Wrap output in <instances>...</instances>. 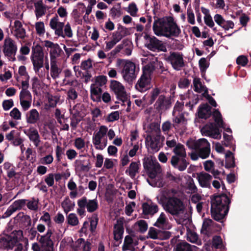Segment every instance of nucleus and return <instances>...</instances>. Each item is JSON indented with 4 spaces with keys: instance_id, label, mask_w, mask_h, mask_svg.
<instances>
[{
    "instance_id": "f257e3e1",
    "label": "nucleus",
    "mask_w": 251,
    "mask_h": 251,
    "mask_svg": "<svg viewBox=\"0 0 251 251\" xmlns=\"http://www.w3.org/2000/svg\"><path fill=\"white\" fill-rule=\"evenodd\" d=\"M143 167L149 179L147 181L153 187H162L164 185L162 170L160 165L155 157L150 155L143 159Z\"/></svg>"
},
{
    "instance_id": "f03ea898",
    "label": "nucleus",
    "mask_w": 251,
    "mask_h": 251,
    "mask_svg": "<svg viewBox=\"0 0 251 251\" xmlns=\"http://www.w3.org/2000/svg\"><path fill=\"white\" fill-rule=\"evenodd\" d=\"M174 189H166L162 191L161 203L165 210L172 215L179 216L183 214L185 206L182 201L176 196Z\"/></svg>"
},
{
    "instance_id": "7ed1b4c3",
    "label": "nucleus",
    "mask_w": 251,
    "mask_h": 251,
    "mask_svg": "<svg viewBox=\"0 0 251 251\" xmlns=\"http://www.w3.org/2000/svg\"><path fill=\"white\" fill-rule=\"evenodd\" d=\"M152 28L155 35L168 38L177 37L181 32L179 27L172 17H164L155 20Z\"/></svg>"
},
{
    "instance_id": "20e7f679",
    "label": "nucleus",
    "mask_w": 251,
    "mask_h": 251,
    "mask_svg": "<svg viewBox=\"0 0 251 251\" xmlns=\"http://www.w3.org/2000/svg\"><path fill=\"white\" fill-rule=\"evenodd\" d=\"M186 145L189 148L195 150L190 154L193 160H197L199 158L205 159L210 154V144L206 139L201 138L198 140L189 139L187 141Z\"/></svg>"
},
{
    "instance_id": "39448f33",
    "label": "nucleus",
    "mask_w": 251,
    "mask_h": 251,
    "mask_svg": "<svg viewBox=\"0 0 251 251\" xmlns=\"http://www.w3.org/2000/svg\"><path fill=\"white\" fill-rule=\"evenodd\" d=\"M230 201L226 195L215 196L211 201V212L216 221L222 220L228 213Z\"/></svg>"
},
{
    "instance_id": "423d86ee",
    "label": "nucleus",
    "mask_w": 251,
    "mask_h": 251,
    "mask_svg": "<svg viewBox=\"0 0 251 251\" xmlns=\"http://www.w3.org/2000/svg\"><path fill=\"white\" fill-rule=\"evenodd\" d=\"M107 132L108 127L105 126H101L99 130L94 133L92 136V143L96 150L102 151L107 146Z\"/></svg>"
},
{
    "instance_id": "0eeeda50",
    "label": "nucleus",
    "mask_w": 251,
    "mask_h": 251,
    "mask_svg": "<svg viewBox=\"0 0 251 251\" xmlns=\"http://www.w3.org/2000/svg\"><path fill=\"white\" fill-rule=\"evenodd\" d=\"M121 73L125 81L129 84L132 83L136 79L138 73L135 64L129 60L126 61Z\"/></svg>"
},
{
    "instance_id": "6e6552de",
    "label": "nucleus",
    "mask_w": 251,
    "mask_h": 251,
    "mask_svg": "<svg viewBox=\"0 0 251 251\" xmlns=\"http://www.w3.org/2000/svg\"><path fill=\"white\" fill-rule=\"evenodd\" d=\"M165 59L176 71L180 70L184 66L183 55L180 52H170L169 55H165Z\"/></svg>"
},
{
    "instance_id": "1a4fd4ad",
    "label": "nucleus",
    "mask_w": 251,
    "mask_h": 251,
    "mask_svg": "<svg viewBox=\"0 0 251 251\" xmlns=\"http://www.w3.org/2000/svg\"><path fill=\"white\" fill-rule=\"evenodd\" d=\"M188 119L185 116V113L173 116V126L176 131L180 135L183 134L187 129Z\"/></svg>"
},
{
    "instance_id": "9d476101",
    "label": "nucleus",
    "mask_w": 251,
    "mask_h": 251,
    "mask_svg": "<svg viewBox=\"0 0 251 251\" xmlns=\"http://www.w3.org/2000/svg\"><path fill=\"white\" fill-rule=\"evenodd\" d=\"M17 46L15 41L9 36H6L4 40L2 52L5 56H14L17 51Z\"/></svg>"
},
{
    "instance_id": "9b49d317",
    "label": "nucleus",
    "mask_w": 251,
    "mask_h": 251,
    "mask_svg": "<svg viewBox=\"0 0 251 251\" xmlns=\"http://www.w3.org/2000/svg\"><path fill=\"white\" fill-rule=\"evenodd\" d=\"M109 87L118 99L121 100H125L126 93L125 88L122 83L116 80H111L110 81Z\"/></svg>"
},
{
    "instance_id": "f8f14e48",
    "label": "nucleus",
    "mask_w": 251,
    "mask_h": 251,
    "mask_svg": "<svg viewBox=\"0 0 251 251\" xmlns=\"http://www.w3.org/2000/svg\"><path fill=\"white\" fill-rule=\"evenodd\" d=\"M145 142L147 148L152 152L158 151L162 146L161 136H147Z\"/></svg>"
},
{
    "instance_id": "ddd939ff",
    "label": "nucleus",
    "mask_w": 251,
    "mask_h": 251,
    "mask_svg": "<svg viewBox=\"0 0 251 251\" xmlns=\"http://www.w3.org/2000/svg\"><path fill=\"white\" fill-rule=\"evenodd\" d=\"M146 46L149 50L153 51H167V48L164 43L155 37H150Z\"/></svg>"
},
{
    "instance_id": "4468645a",
    "label": "nucleus",
    "mask_w": 251,
    "mask_h": 251,
    "mask_svg": "<svg viewBox=\"0 0 251 251\" xmlns=\"http://www.w3.org/2000/svg\"><path fill=\"white\" fill-rule=\"evenodd\" d=\"M44 53L41 46L33 44L32 50L31 60L33 64L43 65Z\"/></svg>"
},
{
    "instance_id": "2eb2a0df",
    "label": "nucleus",
    "mask_w": 251,
    "mask_h": 251,
    "mask_svg": "<svg viewBox=\"0 0 251 251\" xmlns=\"http://www.w3.org/2000/svg\"><path fill=\"white\" fill-rule=\"evenodd\" d=\"M74 166L75 171L80 173L87 172L91 168L90 160L83 155L75 160Z\"/></svg>"
},
{
    "instance_id": "dca6fc26",
    "label": "nucleus",
    "mask_w": 251,
    "mask_h": 251,
    "mask_svg": "<svg viewBox=\"0 0 251 251\" xmlns=\"http://www.w3.org/2000/svg\"><path fill=\"white\" fill-rule=\"evenodd\" d=\"M201 131L202 134L205 136L216 139H220L221 138V134L219 128L212 123L205 125L202 128Z\"/></svg>"
},
{
    "instance_id": "f3484780",
    "label": "nucleus",
    "mask_w": 251,
    "mask_h": 251,
    "mask_svg": "<svg viewBox=\"0 0 251 251\" xmlns=\"http://www.w3.org/2000/svg\"><path fill=\"white\" fill-rule=\"evenodd\" d=\"M20 103L23 111H26L31 107L32 96L29 91L21 90L19 95Z\"/></svg>"
},
{
    "instance_id": "a211bd4d",
    "label": "nucleus",
    "mask_w": 251,
    "mask_h": 251,
    "mask_svg": "<svg viewBox=\"0 0 251 251\" xmlns=\"http://www.w3.org/2000/svg\"><path fill=\"white\" fill-rule=\"evenodd\" d=\"M171 106L170 100L164 95L159 96L154 104V108L160 113L169 109Z\"/></svg>"
},
{
    "instance_id": "6ab92c4d",
    "label": "nucleus",
    "mask_w": 251,
    "mask_h": 251,
    "mask_svg": "<svg viewBox=\"0 0 251 251\" xmlns=\"http://www.w3.org/2000/svg\"><path fill=\"white\" fill-rule=\"evenodd\" d=\"M11 33L17 39L24 40L26 37V31L24 28L22 23L19 20H16L11 28Z\"/></svg>"
},
{
    "instance_id": "aec40b11",
    "label": "nucleus",
    "mask_w": 251,
    "mask_h": 251,
    "mask_svg": "<svg viewBox=\"0 0 251 251\" xmlns=\"http://www.w3.org/2000/svg\"><path fill=\"white\" fill-rule=\"evenodd\" d=\"M65 21H60L57 16H53L50 21L49 25L50 27L54 30V33L58 36H64L63 28Z\"/></svg>"
},
{
    "instance_id": "412c9836",
    "label": "nucleus",
    "mask_w": 251,
    "mask_h": 251,
    "mask_svg": "<svg viewBox=\"0 0 251 251\" xmlns=\"http://www.w3.org/2000/svg\"><path fill=\"white\" fill-rule=\"evenodd\" d=\"M151 61L150 63L144 67L143 69V75L151 76V74L154 70L155 68L159 66L161 68L163 66L162 62L158 61L157 58L153 56H149L148 58Z\"/></svg>"
},
{
    "instance_id": "4be33fe9",
    "label": "nucleus",
    "mask_w": 251,
    "mask_h": 251,
    "mask_svg": "<svg viewBox=\"0 0 251 251\" xmlns=\"http://www.w3.org/2000/svg\"><path fill=\"white\" fill-rule=\"evenodd\" d=\"M23 131L36 147L39 146L41 142L40 136L37 129L30 126L28 128L24 129Z\"/></svg>"
},
{
    "instance_id": "5701e85b",
    "label": "nucleus",
    "mask_w": 251,
    "mask_h": 251,
    "mask_svg": "<svg viewBox=\"0 0 251 251\" xmlns=\"http://www.w3.org/2000/svg\"><path fill=\"white\" fill-rule=\"evenodd\" d=\"M85 5L82 2H79L74 7L72 15L75 22L78 25L82 24V20L81 19L82 14L84 13L85 10Z\"/></svg>"
},
{
    "instance_id": "b1692460",
    "label": "nucleus",
    "mask_w": 251,
    "mask_h": 251,
    "mask_svg": "<svg viewBox=\"0 0 251 251\" xmlns=\"http://www.w3.org/2000/svg\"><path fill=\"white\" fill-rule=\"evenodd\" d=\"M214 20L215 23L225 30L227 31L230 29H233L234 27V23L231 20H226L224 17L219 14H216L214 16Z\"/></svg>"
},
{
    "instance_id": "393cba45",
    "label": "nucleus",
    "mask_w": 251,
    "mask_h": 251,
    "mask_svg": "<svg viewBox=\"0 0 251 251\" xmlns=\"http://www.w3.org/2000/svg\"><path fill=\"white\" fill-rule=\"evenodd\" d=\"M151 87V76L143 75L135 85L136 89L141 92H145Z\"/></svg>"
},
{
    "instance_id": "a878e982",
    "label": "nucleus",
    "mask_w": 251,
    "mask_h": 251,
    "mask_svg": "<svg viewBox=\"0 0 251 251\" xmlns=\"http://www.w3.org/2000/svg\"><path fill=\"white\" fill-rule=\"evenodd\" d=\"M138 244V241L137 239L133 238L130 235H126L125 237L123 245L122 246L123 251H134L135 247Z\"/></svg>"
},
{
    "instance_id": "bb28decb",
    "label": "nucleus",
    "mask_w": 251,
    "mask_h": 251,
    "mask_svg": "<svg viewBox=\"0 0 251 251\" xmlns=\"http://www.w3.org/2000/svg\"><path fill=\"white\" fill-rule=\"evenodd\" d=\"M171 162L174 168L180 171H184L188 165L185 158H179L177 156H172Z\"/></svg>"
},
{
    "instance_id": "cd10ccee",
    "label": "nucleus",
    "mask_w": 251,
    "mask_h": 251,
    "mask_svg": "<svg viewBox=\"0 0 251 251\" xmlns=\"http://www.w3.org/2000/svg\"><path fill=\"white\" fill-rule=\"evenodd\" d=\"M26 202V200L22 199L15 201L7 209L4 214L6 217H9L18 210L21 209L24 206Z\"/></svg>"
},
{
    "instance_id": "c85d7f7f",
    "label": "nucleus",
    "mask_w": 251,
    "mask_h": 251,
    "mask_svg": "<svg viewBox=\"0 0 251 251\" xmlns=\"http://www.w3.org/2000/svg\"><path fill=\"white\" fill-rule=\"evenodd\" d=\"M124 231V219L121 218L117 220V224L114 226L113 231L114 239L117 241L121 240L123 236Z\"/></svg>"
},
{
    "instance_id": "c756f323",
    "label": "nucleus",
    "mask_w": 251,
    "mask_h": 251,
    "mask_svg": "<svg viewBox=\"0 0 251 251\" xmlns=\"http://www.w3.org/2000/svg\"><path fill=\"white\" fill-rule=\"evenodd\" d=\"M197 179L199 184L202 187H209L210 186V182L212 176L205 172H201L197 174Z\"/></svg>"
},
{
    "instance_id": "7c9ffc66",
    "label": "nucleus",
    "mask_w": 251,
    "mask_h": 251,
    "mask_svg": "<svg viewBox=\"0 0 251 251\" xmlns=\"http://www.w3.org/2000/svg\"><path fill=\"white\" fill-rule=\"evenodd\" d=\"M142 209L144 215L152 216L158 211L159 208L156 204L147 202L143 203Z\"/></svg>"
},
{
    "instance_id": "2f4dec72",
    "label": "nucleus",
    "mask_w": 251,
    "mask_h": 251,
    "mask_svg": "<svg viewBox=\"0 0 251 251\" xmlns=\"http://www.w3.org/2000/svg\"><path fill=\"white\" fill-rule=\"evenodd\" d=\"M34 13L37 20L45 15L47 8L42 0H38L34 3Z\"/></svg>"
},
{
    "instance_id": "473e14b6",
    "label": "nucleus",
    "mask_w": 251,
    "mask_h": 251,
    "mask_svg": "<svg viewBox=\"0 0 251 251\" xmlns=\"http://www.w3.org/2000/svg\"><path fill=\"white\" fill-rule=\"evenodd\" d=\"M147 136H161L160 125L155 122L151 123L147 126Z\"/></svg>"
},
{
    "instance_id": "72a5a7b5",
    "label": "nucleus",
    "mask_w": 251,
    "mask_h": 251,
    "mask_svg": "<svg viewBox=\"0 0 251 251\" xmlns=\"http://www.w3.org/2000/svg\"><path fill=\"white\" fill-rule=\"evenodd\" d=\"M62 69L58 67L56 59L52 58L50 60V75L53 79L59 77Z\"/></svg>"
},
{
    "instance_id": "f704fd0d",
    "label": "nucleus",
    "mask_w": 251,
    "mask_h": 251,
    "mask_svg": "<svg viewBox=\"0 0 251 251\" xmlns=\"http://www.w3.org/2000/svg\"><path fill=\"white\" fill-rule=\"evenodd\" d=\"M154 226L162 228L169 229L170 228L168 218L163 212L160 214Z\"/></svg>"
},
{
    "instance_id": "c9c22d12",
    "label": "nucleus",
    "mask_w": 251,
    "mask_h": 251,
    "mask_svg": "<svg viewBox=\"0 0 251 251\" xmlns=\"http://www.w3.org/2000/svg\"><path fill=\"white\" fill-rule=\"evenodd\" d=\"M193 85L195 92L201 93L203 96H205V95L208 93L207 88L202 84L200 78H194L193 79Z\"/></svg>"
},
{
    "instance_id": "e433bc0d",
    "label": "nucleus",
    "mask_w": 251,
    "mask_h": 251,
    "mask_svg": "<svg viewBox=\"0 0 251 251\" xmlns=\"http://www.w3.org/2000/svg\"><path fill=\"white\" fill-rule=\"evenodd\" d=\"M139 162H132L126 170V173L131 178H134L136 175L139 172Z\"/></svg>"
},
{
    "instance_id": "4c0bfd02",
    "label": "nucleus",
    "mask_w": 251,
    "mask_h": 251,
    "mask_svg": "<svg viewBox=\"0 0 251 251\" xmlns=\"http://www.w3.org/2000/svg\"><path fill=\"white\" fill-rule=\"evenodd\" d=\"M40 119V115L36 109H31L26 114V121L28 123L34 124Z\"/></svg>"
},
{
    "instance_id": "58836bf2",
    "label": "nucleus",
    "mask_w": 251,
    "mask_h": 251,
    "mask_svg": "<svg viewBox=\"0 0 251 251\" xmlns=\"http://www.w3.org/2000/svg\"><path fill=\"white\" fill-rule=\"evenodd\" d=\"M211 107L207 104L201 105L198 111L199 117L204 119L208 118L211 114Z\"/></svg>"
},
{
    "instance_id": "ea45409f",
    "label": "nucleus",
    "mask_w": 251,
    "mask_h": 251,
    "mask_svg": "<svg viewBox=\"0 0 251 251\" xmlns=\"http://www.w3.org/2000/svg\"><path fill=\"white\" fill-rule=\"evenodd\" d=\"M91 97L93 101H98L100 100V95L102 93L101 87L95 83L91 86Z\"/></svg>"
},
{
    "instance_id": "a19ab883",
    "label": "nucleus",
    "mask_w": 251,
    "mask_h": 251,
    "mask_svg": "<svg viewBox=\"0 0 251 251\" xmlns=\"http://www.w3.org/2000/svg\"><path fill=\"white\" fill-rule=\"evenodd\" d=\"M164 232L154 227H151L149 228L147 238L151 239H162Z\"/></svg>"
},
{
    "instance_id": "79ce46f5",
    "label": "nucleus",
    "mask_w": 251,
    "mask_h": 251,
    "mask_svg": "<svg viewBox=\"0 0 251 251\" xmlns=\"http://www.w3.org/2000/svg\"><path fill=\"white\" fill-rule=\"evenodd\" d=\"M173 152L175 153L174 156H177L179 158H186V152L184 146L180 143H178L173 149Z\"/></svg>"
},
{
    "instance_id": "37998d69",
    "label": "nucleus",
    "mask_w": 251,
    "mask_h": 251,
    "mask_svg": "<svg viewBox=\"0 0 251 251\" xmlns=\"http://www.w3.org/2000/svg\"><path fill=\"white\" fill-rule=\"evenodd\" d=\"M126 30L127 29L124 27H122L121 29H118L117 31L113 33L112 39L116 43H118L124 36H126Z\"/></svg>"
},
{
    "instance_id": "c03bdc74",
    "label": "nucleus",
    "mask_w": 251,
    "mask_h": 251,
    "mask_svg": "<svg viewBox=\"0 0 251 251\" xmlns=\"http://www.w3.org/2000/svg\"><path fill=\"white\" fill-rule=\"evenodd\" d=\"M10 236L18 243H19L20 242L24 240L25 241V244H28V239L26 238H24L23 231L21 230H14L11 233Z\"/></svg>"
},
{
    "instance_id": "a18cd8bd",
    "label": "nucleus",
    "mask_w": 251,
    "mask_h": 251,
    "mask_svg": "<svg viewBox=\"0 0 251 251\" xmlns=\"http://www.w3.org/2000/svg\"><path fill=\"white\" fill-rule=\"evenodd\" d=\"M148 225L146 221L141 220L137 221L134 225V228L141 233L145 232L148 229Z\"/></svg>"
},
{
    "instance_id": "49530a36",
    "label": "nucleus",
    "mask_w": 251,
    "mask_h": 251,
    "mask_svg": "<svg viewBox=\"0 0 251 251\" xmlns=\"http://www.w3.org/2000/svg\"><path fill=\"white\" fill-rule=\"evenodd\" d=\"M61 206L66 214L72 210L75 206L74 201L70 200L69 198H66L61 203Z\"/></svg>"
},
{
    "instance_id": "de8ad7c7",
    "label": "nucleus",
    "mask_w": 251,
    "mask_h": 251,
    "mask_svg": "<svg viewBox=\"0 0 251 251\" xmlns=\"http://www.w3.org/2000/svg\"><path fill=\"white\" fill-rule=\"evenodd\" d=\"M68 16V12L66 7L62 6H59L56 10V13L54 16H57V18L60 19L63 21H66Z\"/></svg>"
},
{
    "instance_id": "09e8293b",
    "label": "nucleus",
    "mask_w": 251,
    "mask_h": 251,
    "mask_svg": "<svg viewBox=\"0 0 251 251\" xmlns=\"http://www.w3.org/2000/svg\"><path fill=\"white\" fill-rule=\"evenodd\" d=\"M226 165L227 168H233L235 166V161L233 154L230 151H227L225 154Z\"/></svg>"
},
{
    "instance_id": "8fccbe9b",
    "label": "nucleus",
    "mask_w": 251,
    "mask_h": 251,
    "mask_svg": "<svg viewBox=\"0 0 251 251\" xmlns=\"http://www.w3.org/2000/svg\"><path fill=\"white\" fill-rule=\"evenodd\" d=\"M0 241L3 242L5 249L10 250L12 249L18 244L10 235L6 238L1 239Z\"/></svg>"
},
{
    "instance_id": "3c124183",
    "label": "nucleus",
    "mask_w": 251,
    "mask_h": 251,
    "mask_svg": "<svg viewBox=\"0 0 251 251\" xmlns=\"http://www.w3.org/2000/svg\"><path fill=\"white\" fill-rule=\"evenodd\" d=\"M161 91L158 88L153 89L150 92L149 96V103L151 104L158 99L159 96L161 95Z\"/></svg>"
},
{
    "instance_id": "603ef678",
    "label": "nucleus",
    "mask_w": 251,
    "mask_h": 251,
    "mask_svg": "<svg viewBox=\"0 0 251 251\" xmlns=\"http://www.w3.org/2000/svg\"><path fill=\"white\" fill-rule=\"evenodd\" d=\"M126 10L133 17L138 16V8L136 4L134 2L130 3L126 8Z\"/></svg>"
},
{
    "instance_id": "864d4df0",
    "label": "nucleus",
    "mask_w": 251,
    "mask_h": 251,
    "mask_svg": "<svg viewBox=\"0 0 251 251\" xmlns=\"http://www.w3.org/2000/svg\"><path fill=\"white\" fill-rule=\"evenodd\" d=\"M67 186L68 189L71 191L70 193V196L72 198H75L76 197L77 193L76 192V184L74 181L73 179L71 178L69 180Z\"/></svg>"
},
{
    "instance_id": "5fc2aeb1",
    "label": "nucleus",
    "mask_w": 251,
    "mask_h": 251,
    "mask_svg": "<svg viewBox=\"0 0 251 251\" xmlns=\"http://www.w3.org/2000/svg\"><path fill=\"white\" fill-rule=\"evenodd\" d=\"M92 156L95 159V166L98 168H101L103 163H104L103 156L100 153H98L95 155L93 150L92 151Z\"/></svg>"
},
{
    "instance_id": "6e6d98bb",
    "label": "nucleus",
    "mask_w": 251,
    "mask_h": 251,
    "mask_svg": "<svg viewBox=\"0 0 251 251\" xmlns=\"http://www.w3.org/2000/svg\"><path fill=\"white\" fill-rule=\"evenodd\" d=\"M175 251H192V246L187 242H180L176 245Z\"/></svg>"
},
{
    "instance_id": "4d7b16f0",
    "label": "nucleus",
    "mask_w": 251,
    "mask_h": 251,
    "mask_svg": "<svg viewBox=\"0 0 251 251\" xmlns=\"http://www.w3.org/2000/svg\"><path fill=\"white\" fill-rule=\"evenodd\" d=\"M35 28L36 33L40 36L44 35L46 30L45 25L43 22H37L35 24Z\"/></svg>"
},
{
    "instance_id": "13d9d810",
    "label": "nucleus",
    "mask_w": 251,
    "mask_h": 251,
    "mask_svg": "<svg viewBox=\"0 0 251 251\" xmlns=\"http://www.w3.org/2000/svg\"><path fill=\"white\" fill-rule=\"evenodd\" d=\"M27 208L33 211H36L38 208V200L32 198L31 200H26V204Z\"/></svg>"
},
{
    "instance_id": "bf43d9fd",
    "label": "nucleus",
    "mask_w": 251,
    "mask_h": 251,
    "mask_svg": "<svg viewBox=\"0 0 251 251\" xmlns=\"http://www.w3.org/2000/svg\"><path fill=\"white\" fill-rule=\"evenodd\" d=\"M212 116L217 126L220 127H224V123L222 119V115L219 111L215 110L213 112Z\"/></svg>"
},
{
    "instance_id": "052dcab7",
    "label": "nucleus",
    "mask_w": 251,
    "mask_h": 251,
    "mask_svg": "<svg viewBox=\"0 0 251 251\" xmlns=\"http://www.w3.org/2000/svg\"><path fill=\"white\" fill-rule=\"evenodd\" d=\"M67 223L72 226H75L79 223V221L76 214L70 213L67 217Z\"/></svg>"
},
{
    "instance_id": "680f3d73",
    "label": "nucleus",
    "mask_w": 251,
    "mask_h": 251,
    "mask_svg": "<svg viewBox=\"0 0 251 251\" xmlns=\"http://www.w3.org/2000/svg\"><path fill=\"white\" fill-rule=\"evenodd\" d=\"M93 7L91 6L85 7V10H84V14L82 16L81 20H82V23L84 22L85 24H90L91 22V19L89 18V15L92 11Z\"/></svg>"
},
{
    "instance_id": "e2e57ef3",
    "label": "nucleus",
    "mask_w": 251,
    "mask_h": 251,
    "mask_svg": "<svg viewBox=\"0 0 251 251\" xmlns=\"http://www.w3.org/2000/svg\"><path fill=\"white\" fill-rule=\"evenodd\" d=\"M184 107V102L177 101L175 105L174 109L172 112L173 116L180 115Z\"/></svg>"
},
{
    "instance_id": "0e129e2a",
    "label": "nucleus",
    "mask_w": 251,
    "mask_h": 251,
    "mask_svg": "<svg viewBox=\"0 0 251 251\" xmlns=\"http://www.w3.org/2000/svg\"><path fill=\"white\" fill-rule=\"evenodd\" d=\"M39 241L43 247L50 248L53 244L51 239L45 235L41 236Z\"/></svg>"
},
{
    "instance_id": "69168bd1",
    "label": "nucleus",
    "mask_w": 251,
    "mask_h": 251,
    "mask_svg": "<svg viewBox=\"0 0 251 251\" xmlns=\"http://www.w3.org/2000/svg\"><path fill=\"white\" fill-rule=\"evenodd\" d=\"M62 51L59 45L57 44L50 50V60L52 58L56 59V57L60 55Z\"/></svg>"
},
{
    "instance_id": "338daca9",
    "label": "nucleus",
    "mask_w": 251,
    "mask_h": 251,
    "mask_svg": "<svg viewBox=\"0 0 251 251\" xmlns=\"http://www.w3.org/2000/svg\"><path fill=\"white\" fill-rule=\"evenodd\" d=\"M120 117V113L119 111H114L108 114L105 118L107 122H113L119 120Z\"/></svg>"
},
{
    "instance_id": "774afa93",
    "label": "nucleus",
    "mask_w": 251,
    "mask_h": 251,
    "mask_svg": "<svg viewBox=\"0 0 251 251\" xmlns=\"http://www.w3.org/2000/svg\"><path fill=\"white\" fill-rule=\"evenodd\" d=\"M9 115L15 120H21L22 119V113L16 107L14 108L10 111Z\"/></svg>"
}]
</instances>
